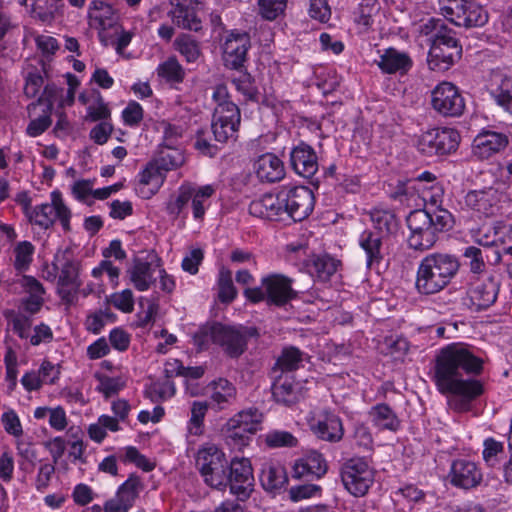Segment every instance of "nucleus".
Masks as SVG:
<instances>
[{"label": "nucleus", "mask_w": 512, "mask_h": 512, "mask_svg": "<svg viewBox=\"0 0 512 512\" xmlns=\"http://www.w3.org/2000/svg\"><path fill=\"white\" fill-rule=\"evenodd\" d=\"M483 363L480 357L462 344H450L437 355L434 381L440 393L460 397L449 402L455 410H468L470 402L483 393L480 381L463 378L464 373L481 374Z\"/></svg>", "instance_id": "f257e3e1"}, {"label": "nucleus", "mask_w": 512, "mask_h": 512, "mask_svg": "<svg viewBox=\"0 0 512 512\" xmlns=\"http://www.w3.org/2000/svg\"><path fill=\"white\" fill-rule=\"evenodd\" d=\"M260 336L254 326L225 325L220 322L207 323L193 336L199 350L208 349L211 343L221 347L230 358H239L247 350L248 340Z\"/></svg>", "instance_id": "f03ea898"}, {"label": "nucleus", "mask_w": 512, "mask_h": 512, "mask_svg": "<svg viewBox=\"0 0 512 512\" xmlns=\"http://www.w3.org/2000/svg\"><path fill=\"white\" fill-rule=\"evenodd\" d=\"M460 267L458 259L447 253H432L424 257L417 269L415 287L422 295L443 290L455 277Z\"/></svg>", "instance_id": "7ed1b4c3"}, {"label": "nucleus", "mask_w": 512, "mask_h": 512, "mask_svg": "<svg viewBox=\"0 0 512 512\" xmlns=\"http://www.w3.org/2000/svg\"><path fill=\"white\" fill-rule=\"evenodd\" d=\"M196 466L206 485L224 490L228 486L229 462L222 450L215 445H207L198 450Z\"/></svg>", "instance_id": "20e7f679"}, {"label": "nucleus", "mask_w": 512, "mask_h": 512, "mask_svg": "<svg viewBox=\"0 0 512 512\" xmlns=\"http://www.w3.org/2000/svg\"><path fill=\"white\" fill-rule=\"evenodd\" d=\"M462 46L452 29L439 30L433 38L428 53V66L433 71L444 72L461 58Z\"/></svg>", "instance_id": "39448f33"}, {"label": "nucleus", "mask_w": 512, "mask_h": 512, "mask_svg": "<svg viewBox=\"0 0 512 512\" xmlns=\"http://www.w3.org/2000/svg\"><path fill=\"white\" fill-rule=\"evenodd\" d=\"M25 215L29 221L43 229L51 227L56 219L65 231L70 230L71 211L64 204L61 193L54 191L51 194V203H44L31 208V200L25 202Z\"/></svg>", "instance_id": "423d86ee"}, {"label": "nucleus", "mask_w": 512, "mask_h": 512, "mask_svg": "<svg viewBox=\"0 0 512 512\" xmlns=\"http://www.w3.org/2000/svg\"><path fill=\"white\" fill-rule=\"evenodd\" d=\"M441 14L459 27L474 28L485 25L487 11L474 0H447L440 7Z\"/></svg>", "instance_id": "0eeeda50"}, {"label": "nucleus", "mask_w": 512, "mask_h": 512, "mask_svg": "<svg viewBox=\"0 0 512 512\" xmlns=\"http://www.w3.org/2000/svg\"><path fill=\"white\" fill-rule=\"evenodd\" d=\"M340 476L345 489L355 497L364 496L374 481L373 470L360 457L346 460L341 466Z\"/></svg>", "instance_id": "6e6552de"}, {"label": "nucleus", "mask_w": 512, "mask_h": 512, "mask_svg": "<svg viewBox=\"0 0 512 512\" xmlns=\"http://www.w3.org/2000/svg\"><path fill=\"white\" fill-rule=\"evenodd\" d=\"M460 141L452 128H432L423 132L417 142L418 150L427 156H442L454 152Z\"/></svg>", "instance_id": "1a4fd4ad"}, {"label": "nucleus", "mask_w": 512, "mask_h": 512, "mask_svg": "<svg viewBox=\"0 0 512 512\" xmlns=\"http://www.w3.org/2000/svg\"><path fill=\"white\" fill-rule=\"evenodd\" d=\"M241 123V111L236 104H227L214 108L211 131L216 142L221 144L237 139Z\"/></svg>", "instance_id": "9d476101"}, {"label": "nucleus", "mask_w": 512, "mask_h": 512, "mask_svg": "<svg viewBox=\"0 0 512 512\" xmlns=\"http://www.w3.org/2000/svg\"><path fill=\"white\" fill-rule=\"evenodd\" d=\"M432 108L444 117H459L465 110V100L450 82L439 83L431 92Z\"/></svg>", "instance_id": "9b49d317"}, {"label": "nucleus", "mask_w": 512, "mask_h": 512, "mask_svg": "<svg viewBox=\"0 0 512 512\" xmlns=\"http://www.w3.org/2000/svg\"><path fill=\"white\" fill-rule=\"evenodd\" d=\"M283 212L294 221L307 218L314 208V194L305 186H294L281 191Z\"/></svg>", "instance_id": "f8f14e48"}, {"label": "nucleus", "mask_w": 512, "mask_h": 512, "mask_svg": "<svg viewBox=\"0 0 512 512\" xmlns=\"http://www.w3.org/2000/svg\"><path fill=\"white\" fill-rule=\"evenodd\" d=\"M228 486L238 500H247L254 487L253 469L247 458H234L229 462Z\"/></svg>", "instance_id": "ddd939ff"}, {"label": "nucleus", "mask_w": 512, "mask_h": 512, "mask_svg": "<svg viewBox=\"0 0 512 512\" xmlns=\"http://www.w3.org/2000/svg\"><path fill=\"white\" fill-rule=\"evenodd\" d=\"M503 194L495 187L470 190L464 196V206L479 216L491 217L498 213Z\"/></svg>", "instance_id": "4468645a"}, {"label": "nucleus", "mask_w": 512, "mask_h": 512, "mask_svg": "<svg viewBox=\"0 0 512 512\" xmlns=\"http://www.w3.org/2000/svg\"><path fill=\"white\" fill-rule=\"evenodd\" d=\"M448 479L452 486L470 490L481 484L483 481V472L476 462L459 458L452 461Z\"/></svg>", "instance_id": "2eb2a0df"}, {"label": "nucleus", "mask_w": 512, "mask_h": 512, "mask_svg": "<svg viewBox=\"0 0 512 512\" xmlns=\"http://www.w3.org/2000/svg\"><path fill=\"white\" fill-rule=\"evenodd\" d=\"M310 430L320 440L337 443L343 439L344 428L341 418L335 413L323 410L309 423Z\"/></svg>", "instance_id": "dca6fc26"}, {"label": "nucleus", "mask_w": 512, "mask_h": 512, "mask_svg": "<svg viewBox=\"0 0 512 512\" xmlns=\"http://www.w3.org/2000/svg\"><path fill=\"white\" fill-rule=\"evenodd\" d=\"M250 47L251 40L248 33L232 31L224 43L223 59L225 66L236 70L242 68Z\"/></svg>", "instance_id": "f3484780"}, {"label": "nucleus", "mask_w": 512, "mask_h": 512, "mask_svg": "<svg viewBox=\"0 0 512 512\" xmlns=\"http://www.w3.org/2000/svg\"><path fill=\"white\" fill-rule=\"evenodd\" d=\"M293 280L282 274H270L262 278L261 284L267 293V303L283 306L294 299L297 293L292 288Z\"/></svg>", "instance_id": "a211bd4d"}, {"label": "nucleus", "mask_w": 512, "mask_h": 512, "mask_svg": "<svg viewBox=\"0 0 512 512\" xmlns=\"http://www.w3.org/2000/svg\"><path fill=\"white\" fill-rule=\"evenodd\" d=\"M290 165L298 175L310 179L319 169L318 156L312 146L300 142L290 151Z\"/></svg>", "instance_id": "6ab92c4d"}, {"label": "nucleus", "mask_w": 512, "mask_h": 512, "mask_svg": "<svg viewBox=\"0 0 512 512\" xmlns=\"http://www.w3.org/2000/svg\"><path fill=\"white\" fill-rule=\"evenodd\" d=\"M508 145V138L503 133L483 131L479 133L472 144V153L484 160L504 150Z\"/></svg>", "instance_id": "aec40b11"}, {"label": "nucleus", "mask_w": 512, "mask_h": 512, "mask_svg": "<svg viewBox=\"0 0 512 512\" xmlns=\"http://www.w3.org/2000/svg\"><path fill=\"white\" fill-rule=\"evenodd\" d=\"M500 289V282L491 275L469 291L471 307L476 311L485 310L495 303Z\"/></svg>", "instance_id": "412c9836"}, {"label": "nucleus", "mask_w": 512, "mask_h": 512, "mask_svg": "<svg viewBox=\"0 0 512 512\" xmlns=\"http://www.w3.org/2000/svg\"><path fill=\"white\" fill-rule=\"evenodd\" d=\"M255 173L262 182L274 183L285 176L283 161L273 153H265L254 163Z\"/></svg>", "instance_id": "4be33fe9"}, {"label": "nucleus", "mask_w": 512, "mask_h": 512, "mask_svg": "<svg viewBox=\"0 0 512 512\" xmlns=\"http://www.w3.org/2000/svg\"><path fill=\"white\" fill-rule=\"evenodd\" d=\"M211 394L209 406L215 411L231 407L237 400V389L233 383L224 378L214 380L210 384Z\"/></svg>", "instance_id": "5701e85b"}, {"label": "nucleus", "mask_w": 512, "mask_h": 512, "mask_svg": "<svg viewBox=\"0 0 512 512\" xmlns=\"http://www.w3.org/2000/svg\"><path fill=\"white\" fill-rule=\"evenodd\" d=\"M249 213L255 217L280 220L283 212L281 191L277 194H264L259 199L253 200L249 205Z\"/></svg>", "instance_id": "b1692460"}, {"label": "nucleus", "mask_w": 512, "mask_h": 512, "mask_svg": "<svg viewBox=\"0 0 512 512\" xmlns=\"http://www.w3.org/2000/svg\"><path fill=\"white\" fill-rule=\"evenodd\" d=\"M376 63L380 70L387 74L397 72L405 74L413 65L412 59L407 53L401 52L393 47L387 48L383 54L380 55V59L376 61Z\"/></svg>", "instance_id": "393cba45"}, {"label": "nucleus", "mask_w": 512, "mask_h": 512, "mask_svg": "<svg viewBox=\"0 0 512 512\" xmlns=\"http://www.w3.org/2000/svg\"><path fill=\"white\" fill-rule=\"evenodd\" d=\"M327 468V462L323 455L311 450L303 458L296 461L293 471L297 478L311 475L319 479L327 472Z\"/></svg>", "instance_id": "a878e982"}, {"label": "nucleus", "mask_w": 512, "mask_h": 512, "mask_svg": "<svg viewBox=\"0 0 512 512\" xmlns=\"http://www.w3.org/2000/svg\"><path fill=\"white\" fill-rule=\"evenodd\" d=\"M170 4L172 9L169 11V15L175 25L196 32L202 28L201 20L192 6L182 3L180 0H171Z\"/></svg>", "instance_id": "bb28decb"}, {"label": "nucleus", "mask_w": 512, "mask_h": 512, "mask_svg": "<svg viewBox=\"0 0 512 512\" xmlns=\"http://www.w3.org/2000/svg\"><path fill=\"white\" fill-rule=\"evenodd\" d=\"M260 482L266 491L278 492L288 483L286 469L279 463H265L261 470Z\"/></svg>", "instance_id": "cd10ccee"}, {"label": "nucleus", "mask_w": 512, "mask_h": 512, "mask_svg": "<svg viewBox=\"0 0 512 512\" xmlns=\"http://www.w3.org/2000/svg\"><path fill=\"white\" fill-rule=\"evenodd\" d=\"M383 235L374 231L365 230L359 237V245L366 254V263L369 268L379 264L383 258Z\"/></svg>", "instance_id": "c85d7f7f"}, {"label": "nucleus", "mask_w": 512, "mask_h": 512, "mask_svg": "<svg viewBox=\"0 0 512 512\" xmlns=\"http://www.w3.org/2000/svg\"><path fill=\"white\" fill-rule=\"evenodd\" d=\"M133 286L139 291H146L156 281L152 262L135 258L133 265L127 271Z\"/></svg>", "instance_id": "c756f323"}, {"label": "nucleus", "mask_w": 512, "mask_h": 512, "mask_svg": "<svg viewBox=\"0 0 512 512\" xmlns=\"http://www.w3.org/2000/svg\"><path fill=\"white\" fill-rule=\"evenodd\" d=\"M153 161L160 170L166 173L181 167L185 162V156L181 149L170 144H161Z\"/></svg>", "instance_id": "7c9ffc66"}, {"label": "nucleus", "mask_w": 512, "mask_h": 512, "mask_svg": "<svg viewBox=\"0 0 512 512\" xmlns=\"http://www.w3.org/2000/svg\"><path fill=\"white\" fill-rule=\"evenodd\" d=\"M263 413L255 407H250L239 411L233 417L227 420V426L239 428L243 431L255 434L263 421Z\"/></svg>", "instance_id": "2f4dec72"}, {"label": "nucleus", "mask_w": 512, "mask_h": 512, "mask_svg": "<svg viewBox=\"0 0 512 512\" xmlns=\"http://www.w3.org/2000/svg\"><path fill=\"white\" fill-rule=\"evenodd\" d=\"M272 394L276 402L286 406L297 403L300 397L297 385L294 381L288 377L283 378L281 375L275 376Z\"/></svg>", "instance_id": "473e14b6"}, {"label": "nucleus", "mask_w": 512, "mask_h": 512, "mask_svg": "<svg viewBox=\"0 0 512 512\" xmlns=\"http://www.w3.org/2000/svg\"><path fill=\"white\" fill-rule=\"evenodd\" d=\"M88 17L90 21L97 24L101 30L114 27L117 21L113 6L101 0H95L91 3Z\"/></svg>", "instance_id": "72a5a7b5"}, {"label": "nucleus", "mask_w": 512, "mask_h": 512, "mask_svg": "<svg viewBox=\"0 0 512 512\" xmlns=\"http://www.w3.org/2000/svg\"><path fill=\"white\" fill-rule=\"evenodd\" d=\"M164 178L165 173L154 164L153 160L150 161L145 169L140 173L139 185L142 186L140 188V193L144 197L149 198L156 192V190H158L163 183Z\"/></svg>", "instance_id": "f704fd0d"}, {"label": "nucleus", "mask_w": 512, "mask_h": 512, "mask_svg": "<svg viewBox=\"0 0 512 512\" xmlns=\"http://www.w3.org/2000/svg\"><path fill=\"white\" fill-rule=\"evenodd\" d=\"M303 355V352L297 347L289 346L283 348L272 368V372L274 374L277 372L286 373L299 369L303 361Z\"/></svg>", "instance_id": "c9c22d12"}, {"label": "nucleus", "mask_w": 512, "mask_h": 512, "mask_svg": "<svg viewBox=\"0 0 512 512\" xmlns=\"http://www.w3.org/2000/svg\"><path fill=\"white\" fill-rule=\"evenodd\" d=\"M370 219L374 224L376 233L390 235L397 231L398 221L395 214L390 210L374 208L370 211Z\"/></svg>", "instance_id": "e433bc0d"}, {"label": "nucleus", "mask_w": 512, "mask_h": 512, "mask_svg": "<svg viewBox=\"0 0 512 512\" xmlns=\"http://www.w3.org/2000/svg\"><path fill=\"white\" fill-rule=\"evenodd\" d=\"M373 423L380 429L396 431L400 426L396 414L387 404H377L370 411Z\"/></svg>", "instance_id": "4c0bfd02"}, {"label": "nucleus", "mask_w": 512, "mask_h": 512, "mask_svg": "<svg viewBox=\"0 0 512 512\" xmlns=\"http://www.w3.org/2000/svg\"><path fill=\"white\" fill-rule=\"evenodd\" d=\"M339 264V261L329 255L317 256L311 261L309 272L320 281L325 282L335 274Z\"/></svg>", "instance_id": "58836bf2"}, {"label": "nucleus", "mask_w": 512, "mask_h": 512, "mask_svg": "<svg viewBox=\"0 0 512 512\" xmlns=\"http://www.w3.org/2000/svg\"><path fill=\"white\" fill-rule=\"evenodd\" d=\"M209 404L205 401H194L191 406V417L188 422V432L194 436H200L204 432V418Z\"/></svg>", "instance_id": "ea45409f"}, {"label": "nucleus", "mask_w": 512, "mask_h": 512, "mask_svg": "<svg viewBox=\"0 0 512 512\" xmlns=\"http://www.w3.org/2000/svg\"><path fill=\"white\" fill-rule=\"evenodd\" d=\"M157 74L169 83H181L185 77V71L175 57H169L157 68Z\"/></svg>", "instance_id": "a19ab883"}, {"label": "nucleus", "mask_w": 512, "mask_h": 512, "mask_svg": "<svg viewBox=\"0 0 512 512\" xmlns=\"http://www.w3.org/2000/svg\"><path fill=\"white\" fill-rule=\"evenodd\" d=\"M218 299L221 303L229 304L237 296V289L233 284L230 270L222 268L218 275Z\"/></svg>", "instance_id": "79ce46f5"}, {"label": "nucleus", "mask_w": 512, "mask_h": 512, "mask_svg": "<svg viewBox=\"0 0 512 512\" xmlns=\"http://www.w3.org/2000/svg\"><path fill=\"white\" fill-rule=\"evenodd\" d=\"M264 443L269 448H293L299 443L297 437L284 430H271L264 436Z\"/></svg>", "instance_id": "37998d69"}, {"label": "nucleus", "mask_w": 512, "mask_h": 512, "mask_svg": "<svg viewBox=\"0 0 512 512\" xmlns=\"http://www.w3.org/2000/svg\"><path fill=\"white\" fill-rule=\"evenodd\" d=\"M140 489V478L134 474H131L128 479L118 488L115 496L132 507L139 495Z\"/></svg>", "instance_id": "c03bdc74"}, {"label": "nucleus", "mask_w": 512, "mask_h": 512, "mask_svg": "<svg viewBox=\"0 0 512 512\" xmlns=\"http://www.w3.org/2000/svg\"><path fill=\"white\" fill-rule=\"evenodd\" d=\"M236 90L240 92L246 100L258 102L259 91L254 84V79L249 73H240L239 76L232 79Z\"/></svg>", "instance_id": "a18cd8bd"}, {"label": "nucleus", "mask_w": 512, "mask_h": 512, "mask_svg": "<svg viewBox=\"0 0 512 512\" xmlns=\"http://www.w3.org/2000/svg\"><path fill=\"white\" fill-rule=\"evenodd\" d=\"M59 286H70L79 288L81 282L79 280V263L74 260L66 259L62 265L58 280Z\"/></svg>", "instance_id": "49530a36"}, {"label": "nucleus", "mask_w": 512, "mask_h": 512, "mask_svg": "<svg viewBox=\"0 0 512 512\" xmlns=\"http://www.w3.org/2000/svg\"><path fill=\"white\" fill-rule=\"evenodd\" d=\"M223 431L225 432L226 444L233 450L241 451L244 447L248 446L251 441L252 434L239 428L233 429L227 426V422L223 427Z\"/></svg>", "instance_id": "de8ad7c7"}, {"label": "nucleus", "mask_w": 512, "mask_h": 512, "mask_svg": "<svg viewBox=\"0 0 512 512\" xmlns=\"http://www.w3.org/2000/svg\"><path fill=\"white\" fill-rule=\"evenodd\" d=\"M34 253V246L29 241L19 242L14 248L15 261L14 268L18 272L26 271L31 262Z\"/></svg>", "instance_id": "09e8293b"}, {"label": "nucleus", "mask_w": 512, "mask_h": 512, "mask_svg": "<svg viewBox=\"0 0 512 512\" xmlns=\"http://www.w3.org/2000/svg\"><path fill=\"white\" fill-rule=\"evenodd\" d=\"M214 188L210 185L202 186L198 190L193 188L191 204L195 219H202L205 214L206 202L213 195Z\"/></svg>", "instance_id": "8fccbe9b"}, {"label": "nucleus", "mask_w": 512, "mask_h": 512, "mask_svg": "<svg viewBox=\"0 0 512 512\" xmlns=\"http://www.w3.org/2000/svg\"><path fill=\"white\" fill-rule=\"evenodd\" d=\"M492 96L498 105L508 111L512 105V77L501 76L500 82L492 91Z\"/></svg>", "instance_id": "3c124183"}, {"label": "nucleus", "mask_w": 512, "mask_h": 512, "mask_svg": "<svg viewBox=\"0 0 512 512\" xmlns=\"http://www.w3.org/2000/svg\"><path fill=\"white\" fill-rule=\"evenodd\" d=\"M176 49L188 62H195L200 56V47L190 35L182 34L175 40Z\"/></svg>", "instance_id": "603ef678"}, {"label": "nucleus", "mask_w": 512, "mask_h": 512, "mask_svg": "<svg viewBox=\"0 0 512 512\" xmlns=\"http://www.w3.org/2000/svg\"><path fill=\"white\" fill-rule=\"evenodd\" d=\"M437 239V234L433 228L421 230V232L411 233L408 238V245L414 250L424 251L431 248Z\"/></svg>", "instance_id": "864d4df0"}, {"label": "nucleus", "mask_w": 512, "mask_h": 512, "mask_svg": "<svg viewBox=\"0 0 512 512\" xmlns=\"http://www.w3.org/2000/svg\"><path fill=\"white\" fill-rule=\"evenodd\" d=\"M379 11L380 4L377 0H362L358 8L356 22L366 28L370 27Z\"/></svg>", "instance_id": "5fc2aeb1"}, {"label": "nucleus", "mask_w": 512, "mask_h": 512, "mask_svg": "<svg viewBox=\"0 0 512 512\" xmlns=\"http://www.w3.org/2000/svg\"><path fill=\"white\" fill-rule=\"evenodd\" d=\"M193 197V188L190 186H181L178 194L174 199H171L167 203V211L174 217L179 216L183 210L187 207L191 198Z\"/></svg>", "instance_id": "6e6d98bb"}, {"label": "nucleus", "mask_w": 512, "mask_h": 512, "mask_svg": "<svg viewBox=\"0 0 512 512\" xmlns=\"http://www.w3.org/2000/svg\"><path fill=\"white\" fill-rule=\"evenodd\" d=\"M111 112L108 108L107 103H105L103 97L99 92H94V100L92 103L88 104L87 107V116L86 119L90 121H100L107 120L110 118Z\"/></svg>", "instance_id": "4d7b16f0"}, {"label": "nucleus", "mask_w": 512, "mask_h": 512, "mask_svg": "<svg viewBox=\"0 0 512 512\" xmlns=\"http://www.w3.org/2000/svg\"><path fill=\"white\" fill-rule=\"evenodd\" d=\"M16 450L17 455L22 459L19 461L20 469L31 472L37 459V452L33 448V445L30 442L18 440L16 443Z\"/></svg>", "instance_id": "13d9d810"}, {"label": "nucleus", "mask_w": 512, "mask_h": 512, "mask_svg": "<svg viewBox=\"0 0 512 512\" xmlns=\"http://www.w3.org/2000/svg\"><path fill=\"white\" fill-rule=\"evenodd\" d=\"M175 394L174 383L169 379L164 382H155L146 390V395L153 402L165 401Z\"/></svg>", "instance_id": "bf43d9fd"}, {"label": "nucleus", "mask_w": 512, "mask_h": 512, "mask_svg": "<svg viewBox=\"0 0 512 512\" xmlns=\"http://www.w3.org/2000/svg\"><path fill=\"white\" fill-rule=\"evenodd\" d=\"M470 233L474 242L483 246V248L494 247L499 240L496 227H491L486 224H483L477 229H472Z\"/></svg>", "instance_id": "052dcab7"}, {"label": "nucleus", "mask_w": 512, "mask_h": 512, "mask_svg": "<svg viewBox=\"0 0 512 512\" xmlns=\"http://www.w3.org/2000/svg\"><path fill=\"white\" fill-rule=\"evenodd\" d=\"M63 92V88H59L53 83H49L45 86L43 94L38 98L35 103L28 106V109H35L37 105H45L48 113L53 110L54 102L57 101L59 95Z\"/></svg>", "instance_id": "680f3d73"}, {"label": "nucleus", "mask_w": 512, "mask_h": 512, "mask_svg": "<svg viewBox=\"0 0 512 512\" xmlns=\"http://www.w3.org/2000/svg\"><path fill=\"white\" fill-rule=\"evenodd\" d=\"M431 227L435 233L449 230L453 227V215L446 209L437 208L430 212Z\"/></svg>", "instance_id": "e2e57ef3"}, {"label": "nucleus", "mask_w": 512, "mask_h": 512, "mask_svg": "<svg viewBox=\"0 0 512 512\" xmlns=\"http://www.w3.org/2000/svg\"><path fill=\"white\" fill-rule=\"evenodd\" d=\"M430 212L427 210H414L407 217V225L411 231L421 232L424 229H430L431 227V218Z\"/></svg>", "instance_id": "0e129e2a"}, {"label": "nucleus", "mask_w": 512, "mask_h": 512, "mask_svg": "<svg viewBox=\"0 0 512 512\" xmlns=\"http://www.w3.org/2000/svg\"><path fill=\"white\" fill-rule=\"evenodd\" d=\"M463 256L469 260V267L472 273L481 274L485 271L486 265L483 249L469 246L465 249Z\"/></svg>", "instance_id": "69168bd1"}, {"label": "nucleus", "mask_w": 512, "mask_h": 512, "mask_svg": "<svg viewBox=\"0 0 512 512\" xmlns=\"http://www.w3.org/2000/svg\"><path fill=\"white\" fill-rule=\"evenodd\" d=\"M483 459L487 465L493 467L498 461V455L504 452L502 442L496 441L494 438H487L484 441Z\"/></svg>", "instance_id": "338daca9"}, {"label": "nucleus", "mask_w": 512, "mask_h": 512, "mask_svg": "<svg viewBox=\"0 0 512 512\" xmlns=\"http://www.w3.org/2000/svg\"><path fill=\"white\" fill-rule=\"evenodd\" d=\"M287 0H259L261 14L267 20L276 19L284 12Z\"/></svg>", "instance_id": "774afa93"}]
</instances>
